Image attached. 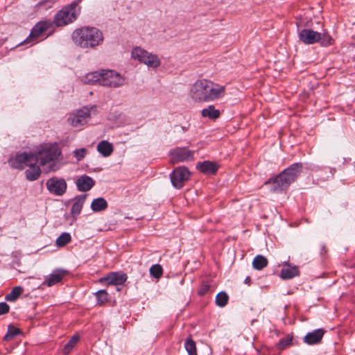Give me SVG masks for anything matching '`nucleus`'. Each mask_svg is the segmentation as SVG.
<instances>
[{"instance_id": "nucleus-6", "label": "nucleus", "mask_w": 355, "mask_h": 355, "mask_svg": "<svg viewBox=\"0 0 355 355\" xmlns=\"http://www.w3.org/2000/svg\"><path fill=\"white\" fill-rule=\"evenodd\" d=\"M209 80H198L193 83L190 90L191 98L196 102H207Z\"/></svg>"}, {"instance_id": "nucleus-10", "label": "nucleus", "mask_w": 355, "mask_h": 355, "mask_svg": "<svg viewBox=\"0 0 355 355\" xmlns=\"http://www.w3.org/2000/svg\"><path fill=\"white\" fill-rule=\"evenodd\" d=\"M91 108L83 107L70 115L69 123L76 128H80L86 124L91 118Z\"/></svg>"}, {"instance_id": "nucleus-25", "label": "nucleus", "mask_w": 355, "mask_h": 355, "mask_svg": "<svg viewBox=\"0 0 355 355\" xmlns=\"http://www.w3.org/2000/svg\"><path fill=\"white\" fill-rule=\"evenodd\" d=\"M299 275L298 268L295 266H292L288 265L286 267H284L281 270V277L284 279H292Z\"/></svg>"}, {"instance_id": "nucleus-40", "label": "nucleus", "mask_w": 355, "mask_h": 355, "mask_svg": "<svg viewBox=\"0 0 355 355\" xmlns=\"http://www.w3.org/2000/svg\"><path fill=\"white\" fill-rule=\"evenodd\" d=\"M10 311V306L6 302H0V315L8 313Z\"/></svg>"}, {"instance_id": "nucleus-24", "label": "nucleus", "mask_w": 355, "mask_h": 355, "mask_svg": "<svg viewBox=\"0 0 355 355\" xmlns=\"http://www.w3.org/2000/svg\"><path fill=\"white\" fill-rule=\"evenodd\" d=\"M97 150L102 156L108 157L114 150L113 145L106 140H103L98 144Z\"/></svg>"}, {"instance_id": "nucleus-27", "label": "nucleus", "mask_w": 355, "mask_h": 355, "mask_svg": "<svg viewBox=\"0 0 355 355\" xmlns=\"http://www.w3.org/2000/svg\"><path fill=\"white\" fill-rule=\"evenodd\" d=\"M201 114L203 117H207L209 119L214 120L220 116V113L218 110L215 108L214 105H209L201 111Z\"/></svg>"}, {"instance_id": "nucleus-29", "label": "nucleus", "mask_w": 355, "mask_h": 355, "mask_svg": "<svg viewBox=\"0 0 355 355\" xmlns=\"http://www.w3.org/2000/svg\"><path fill=\"white\" fill-rule=\"evenodd\" d=\"M23 291V287L15 286L6 295L5 300L8 302H15L21 295Z\"/></svg>"}, {"instance_id": "nucleus-23", "label": "nucleus", "mask_w": 355, "mask_h": 355, "mask_svg": "<svg viewBox=\"0 0 355 355\" xmlns=\"http://www.w3.org/2000/svg\"><path fill=\"white\" fill-rule=\"evenodd\" d=\"M104 69L101 71L87 73L83 78V81L86 84L93 85L98 83L101 85V78H103Z\"/></svg>"}, {"instance_id": "nucleus-34", "label": "nucleus", "mask_w": 355, "mask_h": 355, "mask_svg": "<svg viewBox=\"0 0 355 355\" xmlns=\"http://www.w3.org/2000/svg\"><path fill=\"white\" fill-rule=\"evenodd\" d=\"M71 240L69 233L63 232L56 239V245L59 248L65 246Z\"/></svg>"}, {"instance_id": "nucleus-22", "label": "nucleus", "mask_w": 355, "mask_h": 355, "mask_svg": "<svg viewBox=\"0 0 355 355\" xmlns=\"http://www.w3.org/2000/svg\"><path fill=\"white\" fill-rule=\"evenodd\" d=\"M196 168L204 174L210 175L214 174L217 171L218 166L210 161H204L202 162H198L196 165Z\"/></svg>"}, {"instance_id": "nucleus-11", "label": "nucleus", "mask_w": 355, "mask_h": 355, "mask_svg": "<svg viewBox=\"0 0 355 355\" xmlns=\"http://www.w3.org/2000/svg\"><path fill=\"white\" fill-rule=\"evenodd\" d=\"M124 83V78L117 72L113 70H104L101 78V85L118 87Z\"/></svg>"}, {"instance_id": "nucleus-3", "label": "nucleus", "mask_w": 355, "mask_h": 355, "mask_svg": "<svg viewBox=\"0 0 355 355\" xmlns=\"http://www.w3.org/2000/svg\"><path fill=\"white\" fill-rule=\"evenodd\" d=\"M77 3H71L60 10L54 16L53 23L56 26H63L73 22L79 15Z\"/></svg>"}, {"instance_id": "nucleus-9", "label": "nucleus", "mask_w": 355, "mask_h": 355, "mask_svg": "<svg viewBox=\"0 0 355 355\" xmlns=\"http://www.w3.org/2000/svg\"><path fill=\"white\" fill-rule=\"evenodd\" d=\"M46 187L51 194L62 196L67 191V184L64 179L54 176L47 180Z\"/></svg>"}, {"instance_id": "nucleus-43", "label": "nucleus", "mask_w": 355, "mask_h": 355, "mask_svg": "<svg viewBox=\"0 0 355 355\" xmlns=\"http://www.w3.org/2000/svg\"><path fill=\"white\" fill-rule=\"evenodd\" d=\"M55 1V0H42V1L41 3H40V4L47 3V2H54Z\"/></svg>"}, {"instance_id": "nucleus-20", "label": "nucleus", "mask_w": 355, "mask_h": 355, "mask_svg": "<svg viewBox=\"0 0 355 355\" xmlns=\"http://www.w3.org/2000/svg\"><path fill=\"white\" fill-rule=\"evenodd\" d=\"M87 196V194H83L75 197L70 212L73 217L76 218L80 214Z\"/></svg>"}, {"instance_id": "nucleus-14", "label": "nucleus", "mask_w": 355, "mask_h": 355, "mask_svg": "<svg viewBox=\"0 0 355 355\" xmlns=\"http://www.w3.org/2000/svg\"><path fill=\"white\" fill-rule=\"evenodd\" d=\"M300 40L306 44H313L320 42L321 34L311 29L304 28L299 32Z\"/></svg>"}, {"instance_id": "nucleus-45", "label": "nucleus", "mask_w": 355, "mask_h": 355, "mask_svg": "<svg viewBox=\"0 0 355 355\" xmlns=\"http://www.w3.org/2000/svg\"><path fill=\"white\" fill-rule=\"evenodd\" d=\"M83 0H76V1H73L72 3H77V6L80 2H81Z\"/></svg>"}, {"instance_id": "nucleus-37", "label": "nucleus", "mask_w": 355, "mask_h": 355, "mask_svg": "<svg viewBox=\"0 0 355 355\" xmlns=\"http://www.w3.org/2000/svg\"><path fill=\"white\" fill-rule=\"evenodd\" d=\"M292 342H293V336L288 335L286 338H281L279 340V342L277 343L278 349H279L281 350L284 349L287 347L291 345Z\"/></svg>"}, {"instance_id": "nucleus-21", "label": "nucleus", "mask_w": 355, "mask_h": 355, "mask_svg": "<svg viewBox=\"0 0 355 355\" xmlns=\"http://www.w3.org/2000/svg\"><path fill=\"white\" fill-rule=\"evenodd\" d=\"M29 168L25 171L26 178L29 181H34L39 178L41 174V169L39 164L35 162L29 163Z\"/></svg>"}, {"instance_id": "nucleus-8", "label": "nucleus", "mask_w": 355, "mask_h": 355, "mask_svg": "<svg viewBox=\"0 0 355 355\" xmlns=\"http://www.w3.org/2000/svg\"><path fill=\"white\" fill-rule=\"evenodd\" d=\"M51 28H53V23L51 21H39L32 28L29 37L22 43L31 42V45L37 43L39 37Z\"/></svg>"}, {"instance_id": "nucleus-31", "label": "nucleus", "mask_w": 355, "mask_h": 355, "mask_svg": "<svg viewBox=\"0 0 355 355\" xmlns=\"http://www.w3.org/2000/svg\"><path fill=\"white\" fill-rule=\"evenodd\" d=\"M229 300V296L225 291L218 293L215 299L216 304L219 307H224L226 306Z\"/></svg>"}, {"instance_id": "nucleus-17", "label": "nucleus", "mask_w": 355, "mask_h": 355, "mask_svg": "<svg viewBox=\"0 0 355 355\" xmlns=\"http://www.w3.org/2000/svg\"><path fill=\"white\" fill-rule=\"evenodd\" d=\"M67 271L62 269H55L47 277H45L44 284L47 286H52L62 281Z\"/></svg>"}, {"instance_id": "nucleus-38", "label": "nucleus", "mask_w": 355, "mask_h": 355, "mask_svg": "<svg viewBox=\"0 0 355 355\" xmlns=\"http://www.w3.org/2000/svg\"><path fill=\"white\" fill-rule=\"evenodd\" d=\"M87 150L85 148H81L79 149H76L73 153V156L78 161H80L82 159L85 157L86 155Z\"/></svg>"}, {"instance_id": "nucleus-15", "label": "nucleus", "mask_w": 355, "mask_h": 355, "mask_svg": "<svg viewBox=\"0 0 355 355\" xmlns=\"http://www.w3.org/2000/svg\"><path fill=\"white\" fill-rule=\"evenodd\" d=\"M128 276L123 272H111L106 277L101 279L104 280L108 285L120 286L123 285L127 280Z\"/></svg>"}, {"instance_id": "nucleus-42", "label": "nucleus", "mask_w": 355, "mask_h": 355, "mask_svg": "<svg viewBox=\"0 0 355 355\" xmlns=\"http://www.w3.org/2000/svg\"><path fill=\"white\" fill-rule=\"evenodd\" d=\"M250 282H251V279H250V277H247L245 280H244V283L245 284H247L248 285L250 284Z\"/></svg>"}, {"instance_id": "nucleus-1", "label": "nucleus", "mask_w": 355, "mask_h": 355, "mask_svg": "<svg viewBox=\"0 0 355 355\" xmlns=\"http://www.w3.org/2000/svg\"><path fill=\"white\" fill-rule=\"evenodd\" d=\"M302 168L303 164L301 162L292 164L279 175L268 179L265 184H270V190L273 192L282 191L297 180L302 171Z\"/></svg>"}, {"instance_id": "nucleus-7", "label": "nucleus", "mask_w": 355, "mask_h": 355, "mask_svg": "<svg viewBox=\"0 0 355 355\" xmlns=\"http://www.w3.org/2000/svg\"><path fill=\"white\" fill-rule=\"evenodd\" d=\"M190 175L191 173L187 167L178 166L170 174L171 184L175 188L180 189L189 180Z\"/></svg>"}, {"instance_id": "nucleus-32", "label": "nucleus", "mask_w": 355, "mask_h": 355, "mask_svg": "<svg viewBox=\"0 0 355 355\" xmlns=\"http://www.w3.org/2000/svg\"><path fill=\"white\" fill-rule=\"evenodd\" d=\"M184 347L188 355H197L196 343L191 336L187 338L184 343Z\"/></svg>"}, {"instance_id": "nucleus-33", "label": "nucleus", "mask_w": 355, "mask_h": 355, "mask_svg": "<svg viewBox=\"0 0 355 355\" xmlns=\"http://www.w3.org/2000/svg\"><path fill=\"white\" fill-rule=\"evenodd\" d=\"M79 339V336L78 334H74L64 346L63 353L65 354H69L76 345Z\"/></svg>"}, {"instance_id": "nucleus-28", "label": "nucleus", "mask_w": 355, "mask_h": 355, "mask_svg": "<svg viewBox=\"0 0 355 355\" xmlns=\"http://www.w3.org/2000/svg\"><path fill=\"white\" fill-rule=\"evenodd\" d=\"M268 259L263 255H257L252 261V266L257 270H261L268 265Z\"/></svg>"}, {"instance_id": "nucleus-36", "label": "nucleus", "mask_w": 355, "mask_h": 355, "mask_svg": "<svg viewBox=\"0 0 355 355\" xmlns=\"http://www.w3.org/2000/svg\"><path fill=\"white\" fill-rule=\"evenodd\" d=\"M150 274L156 279L160 278L163 274L162 267L159 264H153L150 268Z\"/></svg>"}, {"instance_id": "nucleus-19", "label": "nucleus", "mask_w": 355, "mask_h": 355, "mask_svg": "<svg viewBox=\"0 0 355 355\" xmlns=\"http://www.w3.org/2000/svg\"><path fill=\"white\" fill-rule=\"evenodd\" d=\"M76 184L78 191L85 192L94 186L95 182L91 177L83 175L77 179Z\"/></svg>"}, {"instance_id": "nucleus-35", "label": "nucleus", "mask_w": 355, "mask_h": 355, "mask_svg": "<svg viewBox=\"0 0 355 355\" xmlns=\"http://www.w3.org/2000/svg\"><path fill=\"white\" fill-rule=\"evenodd\" d=\"M98 304H103L107 301L108 293L104 289L99 290L95 293Z\"/></svg>"}, {"instance_id": "nucleus-5", "label": "nucleus", "mask_w": 355, "mask_h": 355, "mask_svg": "<svg viewBox=\"0 0 355 355\" xmlns=\"http://www.w3.org/2000/svg\"><path fill=\"white\" fill-rule=\"evenodd\" d=\"M132 57L148 67L155 69L160 65V60L155 54L149 53L139 46L135 47L131 52Z\"/></svg>"}, {"instance_id": "nucleus-13", "label": "nucleus", "mask_w": 355, "mask_h": 355, "mask_svg": "<svg viewBox=\"0 0 355 355\" xmlns=\"http://www.w3.org/2000/svg\"><path fill=\"white\" fill-rule=\"evenodd\" d=\"M32 162H33V154L23 153L16 155L13 159H10L9 164L12 168L21 170Z\"/></svg>"}, {"instance_id": "nucleus-44", "label": "nucleus", "mask_w": 355, "mask_h": 355, "mask_svg": "<svg viewBox=\"0 0 355 355\" xmlns=\"http://www.w3.org/2000/svg\"><path fill=\"white\" fill-rule=\"evenodd\" d=\"M323 252H327V250H326V247H325V245H322L321 246V253H322Z\"/></svg>"}, {"instance_id": "nucleus-16", "label": "nucleus", "mask_w": 355, "mask_h": 355, "mask_svg": "<svg viewBox=\"0 0 355 355\" xmlns=\"http://www.w3.org/2000/svg\"><path fill=\"white\" fill-rule=\"evenodd\" d=\"M225 86L215 84L213 82L209 81L207 102L213 101L221 98L225 93Z\"/></svg>"}, {"instance_id": "nucleus-30", "label": "nucleus", "mask_w": 355, "mask_h": 355, "mask_svg": "<svg viewBox=\"0 0 355 355\" xmlns=\"http://www.w3.org/2000/svg\"><path fill=\"white\" fill-rule=\"evenodd\" d=\"M21 331L20 329H19L12 324H9L8 326L7 332L3 337V340H7V341L10 340L15 336L21 334Z\"/></svg>"}, {"instance_id": "nucleus-41", "label": "nucleus", "mask_w": 355, "mask_h": 355, "mask_svg": "<svg viewBox=\"0 0 355 355\" xmlns=\"http://www.w3.org/2000/svg\"><path fill=\"white\" fill-rule=\"evenodd\" d=\"M331 38L329 35L324 36V38L321 42V43L322 45H329L331 44Z\"/></svg>"}, {"instance_id": "nucleus-18", "label": "nucleus", "mask_w": 355, "mask_h": 355, "mask_svg": "<svg viewBox=\"0 0 355 355\" xmlns=\"http://www.w3.org/2000/svg\"><path fill=\"white\" fill-rule=\"evenodd\" d=\"M325 333V331L323 329H317L311 332H309L304 337V342L309 345H317L319 344Z\"/></svg>"}, {"instance_id": "nucleus-2", "label": "nucleus", "mask_w": 355, "mask_h": 355, "mask_svg": "<svg viewBox=\"0 0 355 355\" xmlns=\"http://www.w3.org/2000/svg\"><path fill=\"white\" fill-rule=\"evenodd\" d=\"M75 44L83 49H94L103 42V33L96 27L83 26L76 28L71 35Z\"/></svg>"}, {"instance_id": "nucleus-39", "label": "nucleus", "mask_w": 355, "mask_h": 355, "mask_svg": "<svg viewBox=\"0 0 355 355\" xmlns=\"http://www.w3.org/2000/svg\"><path fill=\"white\" fill-rule=\"evenodd\" d=\"M210 286L207 283H203L198 291V294L200 296L205 295L209 290Z\"/></svg>"}, {"instance_id": "nucleus-4", "label": "nucleus", "mask_w": 355, "mask_h": 355, "mask_svg": "<svg viewBox=\"0 0 355 355\" xmlns=\"http://www.w3.org/2000/svg\"><path fill=\"white\" fill-rule=\"evenodd\" d=\"M61 155V150L56 145H51L43 148L36 154H33V162L40 166L58 160Z\"/></svg>"}, {"instance_id": "nucleus-12", "label": "nucleus", "mask_w": 355, "mask_h": 355, "mask_svg": "<svg viewBox=\"0 0 355 355\" xmlns=\"http://www.w3.org/2000/svg\"><path fill=\"white\" fill-rule=\"evenodd\" d=\"M194 152L187 147L176 148L170 152L171 159L173 163L189 162L194 159Z\"/></svg>"}, {"instance_id": "nucleus-26", "label": "nucleus", "mask_w": 355, "mask_h": 355, "mask_svg": "<svg viewBox=\"0 0 355 355\" xmlns=\"http://www.w3.org/2000/svg\"><path fill=\"white\" fill-rule=\"evenodd\" d=\"M108 207L107 202L102 197L94 199L91 203V209L94 212L105 210Z\"/></svg>"}]
</instances>
